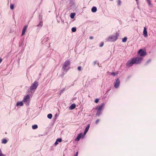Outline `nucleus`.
I'll use <instances>...</instances> for the list:
<instances>
[{"label":"nucleus","mask_w":156,"mask_h":156,"mask_svg":"<svg viewBox=\"0 0 156 156\" xmlns=\"http://www.w3.org/2000/svg\"><path fill=\"white\" fill-rule=\"evenodd\" d=\"M143 60L142 57H137L132 58L126 63V66L129 67L132 66L134 64H138L141 63Z\"/></svg>","instance_id":"nucleus-1"},{"label":"nucleus","mask_w":156,"mask_h":156,"mask_svg":"<svg viewBox=\"0 0 156 156\" xmlns=\"http://www.w3.org/2000/svg\"><path fill=\"white\" fill-rule=\"evenodd\" d=\"M70 62L69 60H67L63 63L62 69L65 72H67L70 68Z\"/></svg>","instance_id":"nucleus-2"},{"label":"nucleus","mask_w":156,"mask_h":156,"mask_svg":"<svg viewBox=\"0 0 156 156\" xmlns=\"http://www.w3.org/2000/svg\"><path fill=\"white\" fill-rule=\"evenodd\" d=\"M104 105L105 104L102 103L99 106L98 108L97 107L95 108V109L97 110V112L95 114L96 116H99L101 114V111L104 109Z\"/></svg>","instance_id":"nucleus-3"},{"label":"nucleus","mask_w":156,"mask_h":156,"mask_svg":"<svg viewBox=\"0 0 156 156\" xmlns=\"http://www.w3.org/2000/svg\"><path fill=\"white\" fill-rule=\"evenodd\" d=\"M119 36V33H116L115 35H111L108 38L107 40L110 42H114L116 41L118 39V37Z\"/></svg>","instance_id":"nucleus-4"},{"label":"nucleus","mask_w":156,"mask_h":156,"mask_svg":"<svg viewBox=\"0 0 156 156\" xmlns=\"http://www.w3.org/2000/svg\"><path fill=\"white\" fill-rule=\"evenodd\" d=\"M38 85V83L37 81H35L30 87V90L32 91L36 90Z\"/></svg>","instance_id":"nucleus-5"},{"label":"nucleus","mask_w":156,"mask_h":156,"mask_svg":"<svg viewBox=\"0 0 156 156\" xmlns=\"http://www.w3.org/2000/svg\"><path fill=\"white\" fill-rule=\"evenodd\" d=\"M30 97L28 95H27L24 97L23 101L26 102L27 103V105H29V102L30 101Z\"/></svg>","instance_id":"nucleus-6"},{"label":"nucleus","mask_w":156,"mask_h":156,"mask_svg":"<svg viewBox=\"0 0 156 156\" xmlns=\"http://www.w3.org/2000/svg\"><path fill=\"white\" fill-rule=\"evenodd\" d=\"M140 56H144L146 55V52L143 50L142 49H140L138 52Z\"/></svg>","instance_id":"nucleus-7"},{"label":"nucleus","mask_w":156,"mask_h":156,"mask_svg":"<svg viewBox=\"0 0 156 156\" xmlns=\"http://www.w3.org/2000/svg\"><path fill=\"white\" fill-rule=\"evenodd\" d=\"M39 19L40 21L39 24L37 25V26L39 27H41L42 26L43 23L42 19V17L40 15H39Z\"/></svg>","instance_id":"nucleus-8"},{"label":"nucleus","mask_w":156,"mask_h":156,"mask_svg":"<svg viewBox=\"0 0 156 156\" xmlns=\"http://www.w3.org/2000/svg\"><path fill=\"white\" fill-rule=\"evenodd\" d=\"M120 83V81L119 79L117 78L114 83V87L117 88L118 87Z\"/></svg>","instance_id":"nucleus-9"},{"label":"nucleus","mask_w":156,"mask_h":156,"mask_svg":"<svg viewBox=\"0 0 156 156\" xmlns=\"http://www.w3.org/2000/svg\"><path fill=\"white\" fill-rule=\"evenodd\" d=\"M84 135L82 133H80L78 134L77 137L75 140L76 141H79L81 138H83L84 137Z\"/></svg>","instance_id":"nucleus-10"},{"label":"nucleus","mask_w":156,"mask_h":156,"mask_svg":"<svg viewBox=\"0 0 156 156\" xmlns=\"http://www.w3.org/2000/svg\"><path fill=\"white\" fill-rule=\"evenodd\" d=\"M28 26L27 25H25L23 27L22 31V35L23 36L25 34V32L26 31Z\"/></svg>","instance_id":"nucleus-11"},{"label":"nucleus","mask_w":156,"mask_h":156,"mask_svg":"<svg viewBox=\"0 0 156 156\" xmlns=\"http://www.w3.org/2000/svg\"><path fill=\"white\" fill-rule=\"evenodd\" d=\"M143 35L144 37H146L147 36V28L146 27H144L143 31Z\"/></svg>","instance_id":"nucleus-12"},{"label":"nucleus","mask_w":156,"mask_h":156,"mask_svg":"<svg viewBox=\"0 0 156 156\" xmlns=\"http://www.w3.org/2000/svg\"><path fill=\"white\" fill-rule=\"evenodd\" d=\"M90 126V125L89 124H88L87 125V126L86 128L84 130V133H83L84 135H85L86 134L87 132V131L89 129V128Z\"/></svg>","instance_id":"nucleus-13"},{"label":"nucleus","mask_w":156,"mask_h":156,"mask_svg":"<svg viewBox=\"0 0 156 156\" xmlns=\"http://www.w3.org/2000/svg\"><path fill=\"white\" fill-rule=\"evenodd\" d=\"M76 107L75 104H72L69 107V109L70 110H73Z\"/></svg>","instance_id":"nucleus-14"},{"label":"nucleus","mask_w":156,"mask_h":156,"mask_svg":"<svg viewBox=\"0 0 156 156\" xmlns=\"http://www.w3.org/2000/svg\"><path fill=\"white\" fill-rule=\"evenodd\" d=\"M97 11V8L96 7L94 6L91 9V11L93 12H95Z\"/></svg>","instance_id":"nucleus-15"},{"label":"nucleus","mask_w":156,"mask_h":156,"mask_svg":"<svg viewBox=\"0 0 156 156\" xmlns=\"http://www.w3.org/2000/svg\"><path fill=\"white\" fill-rule=\"evenodd\" d=\"M23 104L22 101H19L17 103L16 105L17 106H22L23 105Z\"/></svg>","instance_id":"nucleus-16"},{"label":"nucleus","mask_w":156,"mask_h":156,"mask_svg":"<svg viewBox=\"0 0 156 156\" xmlns=\"http://www.w3.org/2000/svg\"><path fill=\"white\" fill-rule=\"evenodd\" d=\"M75 13H71L70 15V17L71 19H73L74 17V16L75 15Z\"/></svg>","instance_id":"nucleus-17"},{"label":"nucleus","mask_w":156,"mask_h":156,"mask_svg":"<svg viewBox=\"0 0 156 156\" xmlns=\"http://www.w3.org/2000/svg\"><path fill=\"white\" fill-rule=\"evenodd\" d=\"M38 128V126L37 125L35 124L33 125L32 126V128L33 129H36Z\"/></svg>","instance_id":"nucleus-18"},{"label":"nucleus","mask_w":156,"mask_h":156,"mask_svg":"<svg viewBox=\"0 0 156 156\" xmlns=\"http://www.w3.org/2000/svg\"><path fill=\"white\" fill-rule=\"evenodd\" d=\"M7 142V140L5 139H3L2 140V143L3 144H6Z\"/></svg>","instance_id":"nucleus-19"},{"label":"nucleus","mask_w":156,"mask_h":156,"mask_svg":"<svg viewBox=\"0 0 156 156\" xmlns=\"http://www.w3.org/2000/svg\"><path fill=\"white\" fill-rule=\"evenodd\" d=\"M151 62V59H149L145 63V66H146V65H147Z\"/></svg>","instance_id":"nucleus-20"},{"label":"nucleus","mask_w":156,"mask_h":156,"mask_svg":"<svg viewBox=\"0 0 156 156\" xmlns=\"http://www.w3.org/2000/svg\"><path fill=\"white\" fill-rule=\"evenodd\" d=\"M71 30L73 32H75L76 30V27H73L72 28Z\"/></svg>","instance_id":"nucleus-21"},{"label":"nucleus","mask_w":156,"mask_h":156,"mask_svg":"<svg viewBox=\"0 0 156 156\" xmlns=\"http://www.w3.org/2000/svg\"><path fill=\"white\" fill-rule=\"evenodd\" d=\"M52 115L51 114H49L48 115L47 117L49 119H51L52 118Z\"/></svg>","instance_id":"nucleus-22"},{"label":"nucleus","mask_w":156,"mask_h":156,"mask_svg":"<svg viewBox=\"0 0 156 156\" xmlns=\"http://www.w3.org/2000/svg\"><path fill=\"white\" fill-rule=\"evenodd\" d=\"M127 40V38L126 37H125L124 38H123L122 39V42H125Z\"/></svg>","instance_id":"nucleus-23"},{"label":"nucleus","mask_w":156,"mask_h":156,"mask_svg":"<svg viewBox=\"0 0 156 156\" xmlns=\"http://www.w3.org/2000/svg\"><path fill=\"white\" fill-rule=\"evenodd\" d=\"M14 5L13 4H10V8L11 9L13 10L14 9Z\"/></svg>","instance_id":"nucleus-24"},{"label":"nucleus","mask_w":156,"mask_h":156,"mask_svg":"<svg viewBox=\"0 0 156 156\" xmlns=\"http://www.w3.org/2000/svg\"><path fill=\"white\" fill-rule=\"evenodd\" d=\"M121 2L120 0H118L117 1V4L118 5H120Z\"/></svg>","instance_id":"nucleus-25"},{"label":"nucleus","mask_w":156,"mask_h":156,"mask_svg":"<svg viewBox=\"0 0 156 156\" xmlns=\"http://www.w3.org/2000/svg\"><path fill=\"white\" fill-rule=\"evenodd\" d=\"M147 2L148 3V5H149V6H151V5H152L151 4V2L150 1V0H149Z\"/></svg>","instance_id":"nucleus-26"},{"label":"nucleus","mask_w":156,"mask_h":156,"mask_svg":"<svg viewBox=\"0 0 156 156\" xmlns=\"http://www.w3.org/2000/svg\"><path fill=\"white\" fill-rule=\"evenodd\" d=\"M56 141H57L58 142H61L62 141V139L61 138L58 139Z\"/></svg>","instance_id":"nucleus-27"},{"label":"nucleus","mask_w":156,"mask_h":156,"mask_svg":"<svg viewBox=\"0 0 156 156\" xmlns=\"http://www.w3.org/2000/svg\"><path fill=\"white\" fill-rule=\"evenodd\" d=\"M64 90H65V89H63L62 90H61L60 91V92L59 94V95H61V93L63 92V91Z\"/></svg>","instance_id":"nucleus-28"},{"label":"nucleus","mask_w":156,"mask_h":156,"mask_svg":"<svg viewBox=\"0 0 156 156\" xmlns=\"http://www.w3.org/2000/svg\"><path fill=\"white\" fill-rule=\"evenodd\" d=\"M77 69L79 71H81V66H78L77 68Z\"/></svg>","instance_id":"nucleus-29"},{"label":"nucleus","mask_w":156,"mask_h":156,"mask_svg":"<svg viewBox=\"0 0 156 156\" xmlns=\"http://www.w3.org/2000/svg\"><path fill=\"white\" fill-rule=\"evenodd\" d=\"M99 99H98V98H97V99H96L95 100V101H94V102H95V103H98V101H99Z\"/></svg>","instance_id":"nucleus-30"},{"label":"nucleus","mask_w":156,"mask_h":156,"mask_svg":"<svg viewBox=\"0 0 156 156\" xmlns=\"http://www.w3.org/2000/svg\"><path fill=\"white\" fill-rule=\"evenodd\" d=\"M111 74L112 75L115 76L116 75V73L114 72H112V73Z\"/></svg>","instance_id":"nucleus-31"},{"label":"nucleus","mask_w":156,"mask_h":156,"mask_svg":"<svg viewBox=\"0 0 156 156\" xmlns=\"http://www.w3.org/2000/svg\"><path fill=\"white\" fill-rule=\"evenodd\" d=\"M103 45H104V43L103 42H101V43L100 44L99 46L100 47H101L103 46Z\"/></svg>","instance_id":"nucleus-32"},{"label":"nucleus","mask_w":156,"mask_h":156,"mask_svg":"<svg viewBox=\"0 0 156 156\" xmlns=\"http://www.w3.org/2000/svg\"><path fill=\"white\" fill-rule=\"evenodd\" d=\"M99 121H100V120H99V119H97L96 120V122H95V123H96V124H98V122H99Z\"/></svg>","instance_id":"nucleus-33"},{"label":"nucleus","mask_w":156,"mask_h":156,"mask_svg":"<svg viewBox=\"0 0 156 156\" xmlns=\"http://www.w3.org/2000/svg\"><path fill=\"white\" fill-rule=\"evenodd\" d=\"M78 151H77V152L74 155V156H78Z\"/></svg>","instance_id":"nucleus-34"},{"label":"nucleus","mask_w":156,"mask_h":156,"mask_svg":"<svg viewBox=\"0 0 156 156\" xmlns=\"http://www.w3.org/2000/svg\"><path fill=\"white\" fill-rule=\"evenodd\" d=\"M48 40V38H44V40H45V41H47Z\"/></svg>","instance_id":"nucleus-35"},{"label":"nucleus","mask_w":156,"mask_h":156,"mask_svg":"<svg viewBox=\"0 0 156 156\" xmlns=\"http://www.w3.org/2000/svg\"><path fill=\"white\" fill-rule=\"evenodd\" d=\"M58 144V142H57V141H56L55 142V144H54L55 145H57Z\"/></svg>","instance_id":"nucleus-36"},{"label":"nucleus","mask_w":156,"mask_h":156,"mask_svg":"<svg viewBox=\"0 0 156 156\" xmlns=\"http://www.w3.org/2000/svg\"><path fill=\"white\" fill-rule=\"evenodd\" d=\"M94 38V37H93V36H90V37H89V39H93Z\"/></svg>","instance_id":"nucleus-37"},{"label":"nucleus","mask_w":156,"mask_h":156,"mask_svg":"<svg viewBox=\"0 0 156 156\" xmlns=\"http://www.w3.org/2000/svg\"><path fill=\"white\" fill-rule=\"evenodd\" d=\"M97 63V61H95L94 62V65H95V64Z\"/></svg>","instance_id":"nucleus-38"},{"label":"nucleus","mask_w":156,"mask_h":156,"mask_svg":"<svg viewBox=\"0 0 156 156\" xmlns=\"http://www.w3.org/2000/svg\"><path fill=\"white\" fill-rule=\"evenodd\" d=\"M2 61V59L0 58V63H1Z\"/></svg>","instance_id":"nucleus-39"},{"label":"nucleus","mask_w":156,"mask_h":156,"mask_svg":"<svg viewBox=\"0 0 156 156\" xmlns=\"http://www.w3.org/2000/svg\"><path fill=\"white\" fill-rule=\"evenodd\" d=\"M137 2V4H138V3L137 2V1H138V0H135Z\"/></svg>","instance_id":"nucleus-40"},{"label":"nucleus","mask_w":156,"mask_h":156,"mask_svg":"<svg viewBox=\"0 0 156 156\" xmlns=\"http://www.w3.org/2000/svg\"><path fill=\"white\" fill-rule=\"evenodd\" d=\"M98 66H99V63H98Z\"/></svg>","instance_id":"nucleus-41"},{"label":"nucleus","mask_w":156,"mask_h":156,"mask_svg":"<svg viewBox=\"0 0 156 156\" xmlns=\"http://www.w3.org/2000/svg\"><path fill=\"white\" fill-rule=\"evenodd\" d=\"M88 97H90V96L89 95V96H88Z\"/></svg>","instance_id":"nucleus-42"}]
</instances>
